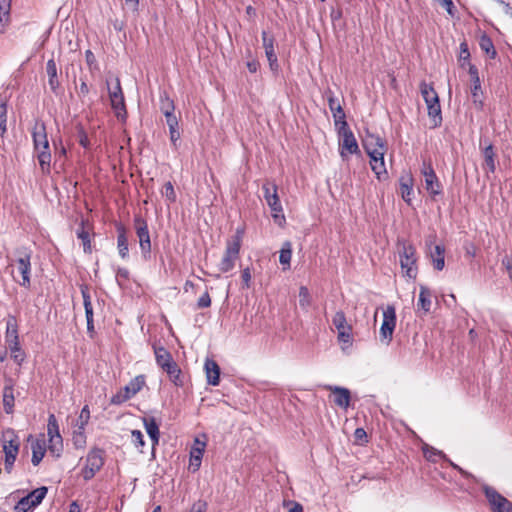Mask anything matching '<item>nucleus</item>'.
Here are the masks:
<instances>
[{
    "label": "nucleus",
    "instance_id": "nucleus-1",
    "mask_svg": "<svg viewBox=\"0 0 512 512\" xmlns=\"http://www.w3.org/2000/svg\"><path fill=\"white\" fill-rule=\"evenodd\" d=\"M34 151L44 174L50 173L51 152L47 138L46 127L43 122L37 121L32 130Z\"/></svg>",
    "mask_w": 512,
    "mask_h": 512
},
{
    "label": "nucleus",
    "instance_id": "nucleus-2",
    "mask_svg": "<svg viewBox=\"0 0 512 512\" xmlns=\"http://www.w3.org/2000/svg\"><path fill=\"white\" fill-rule=\"evenodd\" d=\"M1 444L5 454L4 468L10 474L20 449L19 436L13 429L7 428L2 432Z\"/></svg>",
    "mask_w": 512,
    "mask_h": 512
},
{
    "label": "nucleus",
    "instance_id": "nucleus-3",
    "mask_svg": "<svg viewBox=\"0 0 512 512\" xmlns=\"http://www.w3.org/2000/svg\"><path fill=\"white\" fill-rule=\"evenodd\" d=\"M397 249L403 275L415 279L418 273L415 247L405 240H398Z\"/></svg>",
    "mask_w": 512,
    "mask_h": 512
},
{
    "label": "nucleus",
    "instance_id": "nucleus-4",
    "mask_svg": "<svg viewBox=\"0 0 512 512\" xmlns=\"http://www.w3.org/2000/svg\"><path fill=\"white\" fill-rule=\"evenodd\" d=\"M243 233L244 231L238 228L235 234L227 240L224 255L218 265L220 272L226 273L234 268L235 262L239 258Z\"/></svg>",
    "mask_w": 512,
    "mask_h": 512
},
{
    "label": "nucleus",
    "instance_id": "nucleus-5",
    "mask_svg": "<svg viewBox=\"0 0 512 512\" xmlns=\"http://www.w3.org/2000/svg\"><path fill=\"white\" fill-rule=\"evenodd\" d=\"M156 363L169 376V378L178 385L180 382L181 370L173 360L171 353L163 346L153 345Z\"/></svg>",
    "mask_w": 512,
    "mask_h": 512
},
{
    "label": "nucleus",
    "instance_id": "nucleus-6",
    "mask_svg": "<svg viewBox=\"0 0 512 512\" xmlns=\"http://www.w3.org/2000/svg\"><path fill=\"white\" fill-rule=\"evenodd\" d=\"M263 196L272 211V217L279 226L286 222L283 208L277 193V185L273 182H265L262 185Z\"/></svg>",
    "mask_w": 512,
    "mask_h": 512
},
{
    "label": "nucleus",
    "instance_id": "nucleus-7",
    "mask_svg": "<svg viewBox=\"0 0 512 512\" xmlns=\"http://www.w3.org/2000/svg\"><path fill=\"white\" fill-rule=\"evenodd\" d=\"M146 385V377L145 375H137L133 379L130 380V382L121 388L119 391H117L116 394H114L111 399L110 403L113 405H121L131 398H133L138 392H140L143 387Z\"/></svg>",
    "mask_w": 512,
    "mask_h": 512
},
{
    "label": "nucleus",
    "instance_id": "nucleus-8",
    "mask_svg": "<svg viewBox=\"0 0 512 512\" xmlns=\"http://www.w3.org/2000/svg\"><path fill=\"white\" fill-rule=\"evenodd\" d=\"M337 131L340 138L339 153L342 159H345L348 154L360 152L357 140L347 122H343L342 126L337 127Z\"/></svg>",
    "mask_w": 512,
    "mask_h": 512
},
{
    "label": "nucleus",
    "instance_id": "nucleus-9",
    "mask_svg": "<svg viewBox=\"0 0 512 512\" xmlns=\"http://www.w3.org/2000/svg\"><path fill=\"white\" fill-rule=\"evenodd\" d=\"M5 341L8 349L10 350L11 358L15 363L21 365L26 358V354L20 346L17 322H8Z\"/></svg>",
    "mask_w": 512,
    "mask_h": 512
},
{
    "label": "nucleus",
    "instance_id": "nucleus-10",
    "mask_svg": "<svg viewBox=\"0 0 512 512\" xmlns=\"http://www.w3.org/2000/svg\"><path fill=\"white\" fill-rule=\"evenodd\" d=\"M17 255L18 257L15 262L21 279H18L16 276H13V278L22 287L29 288L31 283V251L27 248L18 249Z\"/></svg>",
    "mask_w": 512,
    "mask_h": 512
},
{
    "label": "nucleus",
    "instance_id": "nucleus-11",
    "mask_svg": "<svg viewBox=\"0 0 512 512\" xmlns=\"http://www.w3.org/2000/svg\"><path fill=\"white\" fill-rule=\"evenodd\" d=\"M48 450L54 457H60L63 451V439L60 435L58 421L54 414H50L47 423Z\"/></svg>",
    "mask_w": 512,
    "mask_h": 512
},
{
    "label": "nucleus",
    "instance_id": "nucleus-12",
    "mask_svg": "<svg viewBox=\"0 0 512 512\" xmlns=\"http://www.w3.org/2000/svg\"><path fill=\"white\" fill-rule=\"evenodd\" d=\"M104 451L102 449H92L85 461V465L82 468V476L85 480L92 479L95 474L102 468L104 465Z\"/></svg>",
    "mask_w": 512,
    "mask_h": 512
},
{
    "label": "nucleus",
    "instance_id": "nucleus-13",
    "mask_svg": "<svg viewBox=\"0 0 512 512\" xmlns=\"http://www.w3.org/2000/svg\"><path fill=\"white\" fill-rule=\"evenodd\" d=\"M48 492L47 487L43 486L30 492L27 496L21 498L14 507L15 512H29L37 507L45 498Z\"/></svg>",
    "mask_w": 512,
    "mask_h": 512
},
{
    "label": "nucleus",
    "instance_id": "nucleus-14",
    "mask_svg": "<svg viewBox=\"0 0 512 512\" xmlns=\"http://www.w3.org/2000/svg\"><path fill=\"white\" fill-rule=\"evenodd\" d=\"M134 227L139 238L141 253L143 257L147 259L151 252V240L147 222L140 216H136L134 219Z\"/></svg>",
    "mask_w": 512,
    "mask_h": 512
},
{
    "label": "nucleus",
    "instance_id": "nucleus-15",
    "mask_svg": "<svg viewBox=\"0 0 512 512\" xmlns=\"http://www.w3.org/2000/svg\"><path fill=\"white\" fill-rule=\"evenodd\" d=\"M421 173L424 177L427 192L435 197L442 193V185L430 162H423Z\"/></svg>",
    "mask_w": 512,
    "mask_h": 512
},
{
    "label": "nucleus",
    "instance_id": "nucleus-16",
    "mask_svg": "<svg viewBox=\"0 0 512 512\" xmlns=\"http://www.w3.org/2000/svg\"><path fill=\"white\" fill-rule=\"evenodd\" d=\"M108 90L112 109L117 118H123L126 115V107L119 78H115V85Z\"/></svg>",
    "mask_w": 512,
    "mask_h": 512
},
{
    "label": "nucleus",
    "instance_id": "nucleus-17",
    "mask_svg": "<svg viewBox=\"0 0 512 512\" xmlns=\"http://www.w3.org/2000/svg\"><path fill=\"white\" fill-rule=\"evenodd\" d=\"M363 147L370 158H374L386 153V143L378 135L368 134L363 140Z\"/></svg>",
    "mask_w": 512,
    "mask_h": 512
},
{
    "label": "nucleus",
    "instance_id": "nucleus-18",
    "mask_svg": "<svg viewBox=\"0 0 512 512\" xmlns=\"http://www.w3.org/2000/svg\"><path fill=\"white\" fill-rule=\"evenodd\" d=\"M485 495L493 512H512V503L496 490L488 488L485 490Z\"/></svg>",
    "mask_w": 512,
    "mask_h": 512
},
{
    "label": "nucleus",
    "instance_id": "nucleus-19",
    "mask_svg": "<svg viewBox=\"0 0 512 512\" xmlns=\"http://www.w3.org/2000/svg\"><path fill=\"white\" fill-rule=\"evenodd\" d=\"M469 75H470L471 82H472L471 94H472L473 103L478 108H482L483 101H482L481 83H480V78H479V74H478V69L475 65H470Z\"/></svg>",
    "mask_w": 512,
    "mask_h": 512
},
{
    "label": "nucleus",
    "instance_id": "nucleus-20",
    "mask_svg": "<svg viewBox=\"0 0 512 512\" xmlns=\"http://www.w3.org/2000/svg\"><path fill=\"white\" fill-rule=\"evenodd\" d=\"M206 443L200 441L198 438L194 441V446L190 451L189 469L193 472L199 470L202 462V457L205 451Z\"/></svg>",
    "mask_w": 512,
    "mask_h": 512
},
{
    "label": "nucleus",
    "instance_id": "nucleus-21",
    "mask_svg": "<svg viewBox=\"0 0 512 512\" xmlns=\"http://www.w3.org/2000/svg\"><path fill=\"white\" fill-rule=\"evenodd\" d=\"M327 390L331 391L333 394V402L335 405L340 408L347 409L350 405L351 394L347 388L337 387V386H326Z\"/></svg>",
    "mask_w": 512,
    "mask_h": 512
},
{
    "label": "nucleus",
    "instance_id": "nucleus-22",
    "mask_svg": "<svg viewBox=\"0 0 512 512\" xmlns=\"http://www.w3.org/2000/svg\"><path fill=\"white\" fill-rule=\"evenodd\" d=\"M207 383L212 386H218L220 383V367L216 361L207 358L204 364Z\"/></svg>",
    "mask_w": 512,
    "mask_h": 512
},
{
    "label": "nucleus",
    "instance_id": "nucleus-23",
    "mask_svg": "<svg viewBox=\"0 0 512 512\" xmlns=\"http://www.w3.org/2000/svg\"><path fill=\"white\" fill-rule=\"evenodd\" d=\"M46 440L45 435L41 434L39 438L35 439L31 445L32 450V459L31 462L34 466H38L42 461L46 450Z\"/></svg>",
    "mask_w": 512,
    "mask_h": 512
},
{
    "label": "nucleus",
    "instance_id": "nucleus-24",
    "mask_svg": "<svg viewBox=\"0 0 512 512\" xmlns=\"http://www.w3.org/2000/svg\"><path fill=\"white\" fill-rule=\"evenodd\" d=\"M328 105L333 114L336 128L339 126H342L343 122H347L345 119L346 118L345 112L332 92H329Z\"/></svg>",
    "mask_w": 512,
    "mask_h": 512
},
{
    "label": "nucleus",
    "instance_id": "nucleus-25",
    "mask_svg": "<svg viewBox=\"0 0 512 512\" xmlns=\"http://www.w3.org/2000/svg\"><path fill=\"white\" fill-rule=\"evenodd\" d=\"M262 41L263 47L265 49V54L268 59L269 65L271 69L274 67H278L277 56L274 51V37L270 36L266 31L262 32Z\"/></svg>",
    "mask_w": 512,
    "mask_h": 512
},
{
    "label": "nucleus",
    "instance_id": "nucleus-26",
    "mask_svg": "<svg viewBox=\"0 0 512 512\" xmlns=\"http://www.w3.org/2000/svg\"><path fill=\"white\" fill-rule=\"evenodd\" d=\"M338 341L342 349H347L352 345V328L348 322H337Z\"/></svg>",
    "mask_w": 512,
    "mask_h": 512
},
{
    "label": "nucleus",
    "instance_id": "nucleus-27",
    "mask_svg": "<svg viewBox=\"0 0 512 512\" xmlns=\"http://www.w3.org/2000/svg\"><path fill=\"white\" fill-rule=\"evenodd\" d=\"M143 423H144L146 432L151 439L152 448L154 449L159 443V438H160L159 425L156 422L155 418H153V417L143 418Z\"/></svg>",
    "mask_w": 512,
    "mask_h": 512
},
{
    "label": "nucleus",
    "instance_id": "nucleus-28",
    "mask_svg": "<svg viewBox=\"0 0 512 512\" xmlns=\"http://www.w3.org/2000/svg\"><path fill=\"white\" fill-rule=\"evenodd\" d=\"M11 0H0V33H5L10 23Z\"/></svg>",
    "mask_w": 512,
    "mask_h": 512
},
{
    "label": "nucleus",
    "instance_id": "nucleus-29",
    "mask_svg": "<svg viewBox=\"0 0 512 512\" xmlns=\"http://www.w3.org/2000/svg\"><path fill=\"white\" fill-rule=\"evenodd\" d=\"M46 72L48 75V84L53 92H56L60 86L58 80L57 66L54 59H49L46 64Z\"/></svg>",
    "mask_w": 512,
    "mask_h": 512
},
{
    "label": "nucleus",
    "instance_id": "nucleus-30",
    "mask_svg": "<svg viewBox=\"0 0 512 512\" xmlns=\"http://www.w3.org/2000/svg\"><path fill=\"white\" fill-rule=\"evenodd\" d=\"M14 388L12 384H6L3 389V407L7 414H11L14 411Z\"/></svg>",
    "mask_w": 512,
    "mask_h": 512
},
{
    "label": "nucleus",
    "instance_id": "nucleus-31",
    "mask_svg": "<svg viewBox=\"0 0 512 512\" xmlns=\"http://www.w3.org/2000/svg\"><path fill=\"white\" fill-rule=\"evenodd\" d=\"M370 165L372 171L376 174L379 180L387 178V170L384 162V155L370 158Z\"/></svg>",
    "mask_w": 512,
    "mask_h": 512
},
{
    "label": "nucleus",
    "instance_id": "nucleus-32",
    "mask_svg": "<svg viewBox=\"0 0 512 512\" xmlns=\"http://www.w3.org/2000/svg\"><path fill=\"white\" fill-rule=\"evenodd\" d=\"M445 248L442 245H435L434 250L430 251V258L436 270L441 271L445 266L444 259Z\"/></svg>",
    "mask_w": 512,
    "mask_h": 512
},
{
    "label": "nucleus",
    "instance_id": "nucleus-33",
    "mask_svg": "<svg viewBox=\"0 0 512 512\" xmlns=\"http://www.w3.org/2000/svg\"><path fill=\"white\" fill-rule=\"evenodd\" d=\"M420 91L422 94V97L425 100L426 105H432L439 102V97L436 91L434 90L433 86L431 84H427L425 82H422L420 84Z\"/></svg>",
    "mask_w": 512,
    "mask_h": 512
},
{
    "label": "nucleus",
    "instance_id": "nucleus-34",
    "mask_svg": "<svg viewBox=\"0 0 512 512\" xmlns=\"http://www.w3.org/2000/svg\"><path fill=\"white\" fill-rule=\"evenodd\" d=\"M160 110L164 114L165 118L175 117V105L173 100L168 96L166 92L160 94Z\"/></svg>",
    "mask_w": 512,
    "mask_h": 512
},
{
    "label": "nucleus",
    "instance_id": "nucleus-35",
    "mask_svg": "<svg viewBox=\"0 0 512 512\" xmlns=\"http://www.w3.org/2000/svg\"><path fill=\"white\" fill-rule=\"evenodd\" d=\"M483 157H484V167L487 168L488 172L494 173L496 169V163H495V157L496 154L494 152V147L492 144H489L486 146L483 151Z\"/></svg>",
    "mask_w": 512,
    "mask_h": 512
},
{
    "label": "nucleus",
    "instance_id": "nucleus-36",
    "mask_svg": "<svg viewBox=\"0 0 512 512\" xmlns=\"http://www.w3.org/2000/svg\"><path fill=\"white\" fill-rule=\"evenodd\" d=\"M431 298H432L431 291L427 287L421 285L417 306L419 308H421L424 312L430 311V308L432 305Z\"/></svg>",
    "mask_w": 512,
    "mask_h": 512
},
{
    "label": "nucleus",
    "instance_id": "nucleus-37",
    "mask_svg": "<svg viewBox=\"0 0 512 512\" xmlns=\"http://www.w3.org/2000/svg\"><path fill=\"white\" fill-rule=\"evenodd\" d=\"M117 247L121 258L125 259L128 256V239L125 229L120 226L118 228Z\"/></svg>",
    "mask_w": 512,
    "mask_h": 512
},
{
    "label": "nucleus",
    "instance_id": "nucleus-38",
    "mask_svg": "<svg viewBox=\"0 0 512 512\" xmlns=\"http://www.w3.org/2000/svg\"><path fill=\"white\" fill-rule=\"evenodd\" d=\"M166 123L169 127L171 143L175 148H177V143L180 139V132L178 129V118L176 116L166 118Z\"/></svg>",
    "mask_w": 512,
    "mask_h": 512
},
{
    "label": "nucleus",
    "instance_id": "nucleus-39",
    "mask_svg": "<svg viewBox=\"0 0 512 512\" xmlns=\"http://www.w3.org/2000/svg\"><path fill=\"white\" fill-rule=\"evenodd\" d=\"M395 324L396 322H382L379 335L382 343L388 345L391 342Z\"/></svg>",
    "mask_w": 512,
    "mask_h": 512
},
{
    "label": "nucleus",
    "instance_id": "nucleus-40",
    "mask_svg": "<svg viewBox=\"0 0 512 512\" xmlns=\"http://www.w3.org/2000/svg\"><path fill=\"white\" fill-rule=\"evenodd\" d=\"M292 257V245L289 241L284 242L279 255V262L284 266V269L290 267Z\"/></svg>",
    "mask_w": 512,
    "mask_h": 512
},
{
    "label": "nucleus",
    "instance_id": "nucleus-41",
    "mask_svg": "<svg viewBox=\"0 0 512 512\" xmlns=\"http://www.w3.org/2000/svg\"><path fill=\"white\" fill-rule=\"evenodd\" d=\"M77 237L82 241L83 244V250L85 253H91V241H90V234L85 229L83 223H81V227L76 232Z\"/></svg>",
    "mask_w": 512,
    "mask_h": 512
},
{
    "label": "nucleus",
    "instance_id": "nucleus-42",
    "mask_svg": "<svg viewBox=\"0 0 512 512\" xmlns=\"http://www.w3.org/2000/svg\"><path fill=\"white\" fill-rule=\"evenodd\" d=\"M480 48L490 56V58L496 57V50L490 37L483 35L479 41Z\"/></svg>",
    "mask_w": 512,
    "mask_h": 512
},
{
    "label": "nucleus",
    "instance_id": "nucleus-43",
    "mask_svg": "<svg viewBox=\"0 0 512 512\" xmlns=\"http://www.w3.org/2000/svg\"><path fill=\"white\" fill-rule=\"evenodd\" d=\"M428 115L432 119L434 126H438L442 122V116H441V107L440 103L437 102L436 104L428 105Z\"/></svg>",
    "mask_w": 512,
    "mask_h": 512
},
{
    "label": "nucleus",
    "instance_id": "nucleus-44",
    "mask_svg": "<svg viewBox=\"0 0 512 512\" xmlns=\"http://www.w3.org/2000/svg\"><path fill=\"white\" fill-rule=\"evenodd\" d=\"M72 440L76 448H84L86 444L85 427L78 426V429L73 433Z\"/></svg>",
    "mask_w": 512,
    "mask_h": 512
},
{
    "label": "nucleus",
    "instance_id": "nucleus-45",
    "mask_svg": "<svg viewBox=\"0 0 512 512\" xmlns=\"http://www.w3.org/2000/svg\"><path fill=\"white\" fill-rule=\"evenodd\" d=\"M460 51H459V57H458V61L460 63V66L464 67L466 64L467 65H471L470 64V52H469V48H468V44L464 41L462 43H460Z\"/></svg>",
    "mask_w": 512,
    "mask_h": 512
},
{
    "label": "nucleus",
    "instance_id": "nucleus-46",
    "mask_svg": "<svg viewBox=\"0 0 512 512\" xmlns=\"http://www.w3.org/2000/svg\"><path fill=\"white\" fill-rule=\"evenodd\" d=\"M400 190H401V196H402L403 200L407 203H410V201H411L410 196L413 191L412 180L410 178H408L407 181H401Z\"/></svg>",
    "mask_w": 512,
    "mask_h": 512
},
{
    "label": "nucleus",
    "instance_id": "nucleus-47",
    "mask_svg": "<svg viewBox=\"0 0 512 512\" xmlns=\"http://www.w3.org/2000/svg\"><path fill=\"white\" fill-rule=\"evenodd\" d=\"M161 193L169 203H174L176 201V192L174 190L173 184L170 181L164 184Z\"/></svg>",
    "mask_w": 512,
    "mask_h": 512
},
{
    "label": "nucleus",
    "instance_id": "nucleus-48",
    "mask_svg": "<svg viewBox=\"0 0 512 512\" xmlns=\"http://www.w3.org/2000/svg\"><path fill=\"white\" fill-rule=\"evenodd\" d=\"M7 104L5 101L0 102V135H4L7 131Z\"/></svg>",
    "mask_w": 512,
    "mask_h": 512
},
{
    "label": "nucleus",
    "instance_id": "nucleus-49",
    "mask_svg": "<svg viewBox=\"0 0 512 512\" xmlns=\"http://www.w3.org/2000/svg\"><path fill=\"white\" fill-rule=\"evenodd\" d=\"M299 304L302 308H307L310 305L311 295L307 287L301 286L299 289Z\"/></svg>",
    "mask_w": 512,
    "mask_h": 512
},
{
    "label": "nucleus",
    "instance_id": "nucleus-50",
    "mask_svg": "<svg viewBox=\"0 0 512 512\" xmlns=\"http://www.w3.org/2000/svg\"><path fill=\"white\" fill-rule=\"evenodd\" d=\"M423 453L425 458L431 462H437L438 459L444 457V454L441 451H438L433 447L424 448Z\"/></svg>",
    "mask_w": 512,
    "mask_h": 512
},
{
    "label": "nucleus",
    "instance_id": "nucleus-51",
    "mask_svg": "<svg viewBox=\"0 0 512 512\" xmlns=\"http://www.w3.org/2000/svg\"><path fill=\"white\" fill-rule=\"evenodd\" d=\"M131 439L134 446L138 449H142L145 445L143 434L140 430L131 431ZM142 452V450H140Z\"/></svg>",
    "mask_w": 512,
    "mask_h": 512
},
{
    "label": "nucleus",
    "instance_id": "nucleus-52",
    "mask_svg": "<svg viewBox=\"0 0 512 512\" xmlns=\"http://www.w3.org/2000/svg\"><path fill=\"white\" fill-rule=\"evenodd\" d=\"M448 13L449 16L455 17L457 9L452 0H436Z\"/></svg>",
    "mask_w": 512,
    "mask_h": 512
},
{
    "label": "nucleus",
    "instance_id": "nucleus-53",
    "mask_svg": "<svg viewBox=\"0 0 512 512\" xmlns=\"http://www.w3.org/2000/svg\"><path fill=\"white\" fill-rule=\"evenodd\" d=\"M77 133H78V142L83 148H88L90 145V141L88 138L87 133L85 132L84 128L79 125L77 127Z\"/></svg>",
    "mask_w": 512,
    "mask_h": 512
},
{
    "label": "nucleus",
    "instance_id": "nucleus-54",
    "mask_svg": "<svg viewBox=\"0 0 512 512\" xmlns=\"http://www.w3.org/2000/svg\"><path fill=\"white\" fill-rule=\"evenodd\" d=\"M242 288L249 289L251 286L252 274L249 267L245 268L241 274Z\"/></svg>",
    "mask_w": 512,
    "mask_h": 512
},
{
    "label": "nucleus",
    "instance_id": "nucleus-55",
    "mask_svg": "<svg viewBox=\"0 0 512 512\" xmlns=\"http://www.w3.org/2000/svg\"><path fill=\"white\" fill-rule=\"evenodd\" d=\"M354 438L356 442L360 444H366L368 442V436L363 428H357L354 432Z\"/></svg>",
    "mask_w": 512,
    "mask_h": 512
},
{
    "label": "nucleus",
    "instance_id": "nucleus-56",
    "mask_svg": "<svg viewBox=\"0 0 512 512\" xmlns=\"http://www.w3.org/2000/svg\"><path fill=\"white\" fill-rule=\"evenodd\" d=\"M211 304V298H210V295L208 293V291H205L199 298H198V301H197V307L198 308H207L209 307Z\"/></svg>",
    "mask_w": 512,
    "mask_h": 512
},
{
    "label": "nucleus",
    "instance_id": "nucleus-57",
    "mask_svg": "<svg viewBox=\"0 0 512 512\" xmlns=\"http://www.w3.org/2000/svg\"><path fill=\"white\" fill-rule=\"evenodd\" d=\"M89 419H90V410H89V407L88 405H85L82 410H81V413H80V420H81V423L79 426H83L85 427L88 422H89Z\"/></svg>",
    "mask_w": 512,
    "mask_h": 512
},
{
    "label": "nucleus",
    "instance_id": "nucleus-58",
    "mask_svg": "<svg viewBox=\"0 0 512 512\" xmlns=\"http://www.w3.org/2000/svg\"><path fill=\"white\" fill-rule=\"evenodd\" d=\"M129 271L126 268H118L116 272V280L118 284L121 286V280H128L129 279Z\"/></svg>",
    "mask_w": 512,
    "mask_h": 512
},
{
    "label": "nucleus",
    "instance_id": "nucleus-59",
    "mask_svg": "<svg viewBox=\"0 0 512 512\" xmlns=\"http://www.w3.org/2000/svg\"><path fill=\"white\" fill-rule=\"evenodd\" d=\"M396 313L393 306H387L383 309V320H395Z\"/></svg>",
    "mask_w": 512,
    "mask_h": 512
},
{
    "label": "nucleus",
    "instance_id": "nucleus-60",
    "mask_svg": "<svg viewBox=\"0 0 512 512\" xmlns=\"http://www.w3.org/2000/svg\"><path fill=\"white\" fill-rule=\"evenodd\" d=\"M284 505H291L288 512H303V506L295 501L284 502Z\"/></svg>",
    "mask_w": 512,
    "mask_h": 512
},
{
    "label": "nucleus",
    "instance_id": "nucleus-61",
    "mask_svg": "<svg viewBox=\"0 0 512 512\" xmlns=\"http://www.w3.org/2000/svg\"><path fill=\"white\" fill-rule=\"evenodd\" d=\"M502 264L508 270L509 277L512 280V259L509 257H505L502 260Z\"/></svg>",
    "mask_w": 512,
    "mask_h": 512
},
{
    "label": "nucleus",
    "instance_id": "nucleus-62",
    "mask_svg": "<svg viewBox=\"0 0 512 512\" xmlns=\"http://www.w3.org/2000/svg\"><path fill=\"white\" fill-rule=\"evenodd\" d=\"M85 58H86V62L87 64L91 67L93 64H95L96 62V59H95V56L93 54V52L91 50H87L85 52Z\"/></svg>",
    "mask_w": 512,
    "mask_h": 512
},
{
    "label": "nucleus",
    "instance_id": "nucleus-63",
    "mask_svg": "<svg viewBox=\"0 0 512 512\" xmlns=\"http://www.w3.org/2000/svg\"><path fill=\"white\" fill-rule=\"evenodd\" d=\"M84 307H85V313H86V320H92L93 308H92L91 302H86Z\"/></svg>",
    "mask_w": 512,
    "mask_h": 512
},
{
    "label": "nucleus",
    "instance_id": "nucleus-64",
    "mask_svg": "<svg viewBox=\"0 0 512 512\" xmlns=\"http://www.w3.org/2000/svg\"><path fill=\"white\" fill-rule=\"evenodd\" d=\"M259 66H260L259 62L256 60L247 62V68H248L249 72H251V73H256Z\"/></svg>",
    "mask_w": 512,
    "mask_h": 512
}]
</instances>
